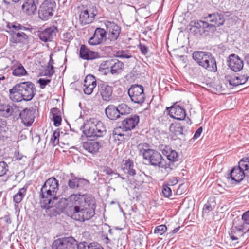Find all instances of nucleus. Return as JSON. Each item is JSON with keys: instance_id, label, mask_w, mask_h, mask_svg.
I'll return each mask as SVG.
<instances>
[{"instance_id": "1", "label": "nucleus", "mask_w": 249, "mask_h": 249, "mask_svg": "<svg viewBox=\"0 0 249 249\" xmlns=\"http://www.w3.org/2000/svg\"><path fill=\"white\" fill-rule=\"evenodd\" d=\"M68 199L72 203V205L68 206V200L62 198L56 204V207L73 219L84 221L94 215L96 201L91 195L72 194Z\"/></svg>"}, {"instance_id": "2", "label": "nucleus", "mask_w": 249, "mask_h": 249, "mask_svg": "<svg viewBox=\"0 0 249 249\" xmlns=\"http://www.w3.org/2000/svg\"><path fill=\"white\" fill-rule=\"evenodd\" d=\"M59 188V181L54 177L49 178L41 187L39 192L40 204L42 208L53 207Z\"/></svg>"}, {"instance_id": "3", "label": "nucleus", "mask_w": 249, "mask_h": 249, "mask_svg": "<svg viewBox=\"0 0 249 249\" xmlns=\"http://www.w3.org/2000/svg\"><path fill=\"white\" fill-rule=\"evenodd\" d=\"M138 149L140 153L142 155L143 159L148 160L150 165L163 168L167 172H170L173 169V164L167 163L160 153L149 148L147 143L139 144Z\"/></svg>"}, {"instance_id": "4", "label": "nucleus", "mask_w": 249, "mask_h": 249, "mask_svg": "<svg viewBox=\"0 0 249 249\" xmlns=\"http://www.w3.org/2000/svg\"><path fill=\"white\" fill-rule=\"evenodd\" d=\"M83 132L87 137L97 138L103 136L106 129L101 121L96 118H90L84 123Z\"/></svg>"}, {"instance_id": "5", "label": "nucleus", "mask_w": 249, "mask_h": 249, "mask_svg": "<svg viewBox=\"0 0 249 249\" xmlns=\"http://www.w3.org/2000/svg\"><path fill=\"white\" fill-rule=\"evenodd\" d=\"M231 180L239 183L245 177L249 178V157L242 158L238 165L234 167L230 173Z\"/></svg>"}, {"instance_id": "6", "label": "nucleus", "mask_w": 249, "mask_h": 249, "mask_svg": "<svg viewBox=\"0 0 249 249\" xmlns=\"http://www.w3.org/2000/svg\"><path fill=\"white\" fill-rule=\"evenodd\" d=\"M7 27L9 29L8 32L11 33V36L10 38V42L14 44H17L24 42L26 40L27 38V35L23 32L18 31L20 30H26L28 28L16 22H9L7 25Z\"/></svg>"}, {"instance_id": "7", "label": "nucleus", "mask_w": 249, "mask_h": 249, "mask_svg": "<svg viewBox=\"0 0 249 249\" xmlns=\"http://www.w3.org/2000/svg\"><path fill=\"white\" fill-rule=\"evenodd\" d=\"M56 4L53 0H45L40 5L38 10V17L43 21L50 19L53 15Z\"/></svg>"}, {"instance_id": "8", "label": "nucleus", "mask_w": 249, "mask_h": 249, "mask_svg": "<svg viewBox=\"0 0 249 249\" xmlns=\"http://www.w3.org/2000/svg\"><path fill=\"white\" fill-rule=\"evenodd\" d=\"M128 95L132 102L142 104L145 100L144 87L141 85L134 84L131 86L128 90Z\"/></svg>"}, {"instance_id": "9", "label": "nucleus", "mask_w": 249, "mask_h": 249, "mask_svg": "<svg viewBox=\"0 0 249 249\" xmlns=\"http://www.w3.org/2000/svg\"><path fill=\"white\" fill-rule=\"evenodd\" d=\"M193 23L194 25H192L191 30H193L195 34L207 35L214 32V26L210 25L206 21L197 20Z\"/></svg>"}, {"instance_id": "10", "label": "nucleus", "mask_w": 249, "mask_h": 249, "mask_svg": "<svg viewBox=\"0 0 249 249\" xmlns=\"http://www.w3.org/2000/svg\"><path fill=\"white\" fill-rule=\"evenodd\" d=\"M109 66H110V71L111 73L113 75H117L122 71L124 64L122 62L118 60L106 61L100 65V71H102V69H108Z\"/></svg>"}, {"instance_id": "11", "label": "nucleus", "mask_w": 249, "mask_h": 249, "mask_svg": "<svg viewBox=\"0 0 249 249\" xmlns=\"http://www.w3.org/2000/svg\"><path fill=\"white\" fill-rule=\"evenodd\" d=\"M21 93L23 94V100L31 101L35 95L36 88L31 82H23L19 83Z\"/></svg>"}, {"instance_id": "12", "label": "nucleus", "mask_w": 249, "mask_h": 249, "mask_svg": "<svg viewBox=\"0 0 249 249\" xmlns=\"http://www.w3.org/2000/svg\"><path fill=\"white\" fill-rule=\"evenodd\" d=\"M58 32L57 27L53 25L45 29L38 31L37 36L39 39L43 42H51L56 37Z\"/></svg>"}, {"instance_id": "13", "label": "nucleus", "mask_w": 249, "mask_h": 249, "mask_svg": "<svg viewBox=\"0 0 249 249\" xmlns=\"http://www.w3.org/2000/svg\"><path fill=\"white\" fill-rule=\"evenodd\" d=\"M248 232L249 227L245 225V223H240L232 226L229 232V235L232 241L237 240Z\"/></svg>"}, {"instance_id": "14", "label": "nucleus", "mask_w": 249, "mask_h": 249, "mask_svg": "<svg viewBox=\"0 0 249 249\" xmlns=\"http://www.w3.org/2000/svg\"><path fill=\"white\" fill-rule=\"evenodd\" d=\"M75 240L72 237L58 238L52 244V249H74Z\"/></svg>"}, {"instance_id": "15", "label": "nucleus", "mask_w": 249, "mask_h": 249, "mask_svg": "<svg viewBox=\"0 0 249 249\" xmlns=\"http://www.w3.org/2000/svg\"><path fill=\"white\" fill-rule=\"evenodd\" d=\"M97 13L96 8L94 6L89 10L81 11L79 15V21L81 24L84 25L91 23L94 20V17Z\"/></svg>"}, {"instance_id": "16", "label": "nucleus", "mask_w": 249, "mask_h": 249, "mask_svg": "<svg viewBox=\"0 0 249 249\" xmlns=\"http://www.w3.org/2000/svg\"><path fill=\"white\" fill-rule=\"evenodd\" d=\"M105 25L107 28L106 34L110 41L117 40L121 32V28L114 22L106 21Z\"/></svg>"}, {"instance_id": "17", "label": "nucleus", "mask_w": 249, "mask_h": 249, "mask_svg": "<svg viewBox=\"0 0 249 249\" xmlns=\"http://www.w3.org/2000/svg\"><path fill=\"white\" fill-rule=\"evenodd\" d=\"M168 114L172 118L178 120H183L186 116L185 109L178 105H174L166 108Z\"/></svg>"}, {"instance_id": "18", "label": "nucleus", "mask_w": 249, "mask_h": 249, "mask_svg": "<svg viewBox=\"0 0 249 249\" xmlns=\"http://www.w3.org/2000/svg\"><path fill=\"white\" fill-rule=\"evenodd\" d=\"M140 117L137 115H132L126 117L122 122V130L124 131H130L138 125Z\"/></svg>"}, {"instance_id": "19", "label": "nucleus", "mask_w": 249, "mask_h": 249, "mask_svg": "<svg viewBox=\"0 0 249 249\" xmlns=\"http://www.w3.org/2000/svg\"><path fill=\"white\" fill-rule=\"evenodd\" d=\"M106 39V31L103 28L96 29L94 35L88 41L90 45H97L101 44Z\"/></svg>"}, {"instance_id": "20", "label": "nucleus", "mask_w": 249, "mask_h": 249, "mask_svg": "<svg viewBox=\"0 0 249 249\" xmlns=\"http://www.w3.org/2000/svg\"><path fill=\"white\" fill-rule=\"evenodd\" d=\"M228 65L233 71H240L243 67V61L237 55L232 54L229 56Z\"/></svg>"}, {"instance_id": "21", "label": "nucleus", "mask_w": 249, "mask_h": 249, "mask_svg": "<svg viewBox=\"0 0 249 249\" xmlns=\"http://www.w3.org/2000/svg\"><path fill=\"white\" fill-rule=\"evenodd\" d=\"M97 86V80L94 76L91 74L87 75L84 81V93L90 95Z\"/></svg>"}, {"instance_id": "22", "label": "nucleus", "mask_w": 249, "mask_h": 249, "mask_svg": "<svg viewBox=\"0 0 249 249\" xmlns=\"http://www.w3.org/2000/svg\"><path fill=\"white\" fill-rule=\"evenodd\" d=\"M204 19L208 23V22H211V23H209L210 25L214 26V31L216 30V27L222 25L225 21L223 15L222 14L218 13L209 14L207 17L204 18Z\"/></svg>"}, {"instance_id": "23", "label": "nucleus", "mask_w": 249, "mask_h": 249, "mask_svg": "<svg viewBox=\"0 0 249 249\" xmlns=\"http://www.w3.org/2000/svg\"><path fill=\"white\" fill-rule=\"evenodd\" d=\"M38 2V0H25L21 7L23 12L29 16L34 15Z\"/></svg>"}, {"instance_id": "24", "label": "nucleus", "mask_w": 249, "mask_h": 249, "mask_svg": "<svg viewBox=\"0 0 249 249\" xmlns=\"http://www.w3.org/2000/svg\"><path fill=\"white\" fill-rule=\"evenodd\" d=\"M20 118L22 122L27 126H31L35 119V115L33 109L25 108L20 112Z\"/></svg>"}, {"instance_id": "25", "label": "nucleus", "mask_w": 249, "mask_h": 249, "mask_svg": "<svg viewBox=\"0 0 249 249\" xmlns=\"http://www.w3.org/2000/svg\"><path fill=\"white\" fill-rule=\"evenodd\" d=\"M11 69L12 70V74L17 77L26 75L27 72L21 63L17 60L11 61Z\"/></svg>"}, {"instance_id": "26", "label": "nucleus", "mask_w": 249, "mask_h": 249, "mask_svg": "<svg viewBox=\"0 0 249 249\" xmlns=\"http://www.w3.org/2000/svg\"><path fill=\"white\" fill-rule=\"evenodd\" d=\"M80 57L85 60H92L99 57V53L89 49L85 45H82L79 51Z\"/></svg>"}, {"instance_id": "27", "label": "nucleus", "mask_w": 249, "mask_h": 249, "mask_svg": "<svg viewBox=\"0 0 249 249\" xmlns=\"http://www.w3.org/2000/svg\"><path fill=\"white\" fill-rule=\"evenodd\" d=\"M98 88L103 99L106 101L110 100L112 93V87L101 82L98 83Z\"/></svg>"}, {"instance_id": "28", "label": "nucleus", "mask_w": 249, "mask_h": 249, "mask_svg": "<svg viewBox=\"0 0 249 249\" xmlns=\"http://www.w3.org/2000/svg\"><path fill=\"white\" fill-rule=\"evenodd\" d=\"M82 148L89 153L94 154L97 153L101 145L99 142L95 141H88L82 143Z\"/></svg>"}, {"instance_id": "29", "label": "nucleus", "mask_w": 249, "mask_h": 249, "mask_svg": "<svg viewBox=\"0 0 249 249\" xmlns=\"http://www.w3.org/2000/svg\"><path fill=\"white\" fill-rule=\"evenodd\" d=\"M19 87V83L17 84L9 90L10 99L13 102H19L23 100V94Z\"/></svg>"}, {"instance_id": "30", "label": "nucleus", "mask_w": 249, "mask_h": 249, "mask_svg": "<svg viewBox=\"0 0 249 249\" xmlns=\"http://www.w3.org/2000/svg\"><path fill=\"white\" fill-rule=\"evenodd\" d=\"M211 53L204 51H195L193 53V59L202 67Z\"/></svg>"}, {"instance_id": "31", "label": "nucleus", "mask_w": 249, "mask_h": 249, "mask_svg": "<svg viewBox=\"0 0 249 249\" xmlns=\"http://www.w3.org/2000/svg\"><path fill=\"white\" fill-rule=\"evenodd\" d=\"M162 154L165 156L170 161L171 164L178 160V154L175 150L168 146H165L162 150Z\"/></svg>"}, {"instance_id": "32", "label": "nucleus", "mask_w": 249, "mask_h": 249, "mask_svg": "<svg viewBox=\"0 0 249 249\" xmlns=\"http://www.w3.org/2000/svg\"><path fill=\"white\" fill-rule=\"evenodd\" d=\"M202 68L207 70L208 71L215 72L217 71V64L215 57L211 53L207 58Z\"/></svg>"}, {"instance_id": "33", "label": "nucleus", "mask_w": 249, "mask_h": 249, "mask_svg": "<svg viewBox=\"0 0 249 249\" xmlns=\"http://www.w3.org/2000/svg\"><path fill=\"white\" fill-rule=\"evenodd\" d=\"M68 184L71 189L83 188L89 185V181L85 179L74 178L69 180Z\"/></svg>"}, {"instance_id": "34", "label": "nucleus", "mask_w": 249, "mask_h": 249, "mask_svg": "<svg viewBox=\"0 0 249 249\" xmlns=\"http://www.w3.org/2000/svg\"><path fill=\"white\" fill-rule=\"evenodd\" d=\"M121 168L124 173L128 174L130 176H134L136 175L134 162L130 159L124 161Z\"/></svg>"}, {"instance_id": "35", "label": "nucleus", "mask_w": 249, "mask_h": 249, "mask_svg": "<svg viewBox=\"0 0 249 249\" xmlns=\"http://www.w3.org/2000/svg\"><path fill=\"white\" fill-rule=\"evenodd\" d=\"M107 116L110 120H115L120 117L117 107L113 105L108 106L105 109Z\"/></svg>"}, {"instance_id": "36", "label": "nucleus", "mask_w": 249, "mask_h": 249, "mask_svg": "<svg viewBox=\"0 0 249 249\" xmlns=\"http://www.w3.org/2000/svg\"><path fill=\"white\" fill-rule=\"evenodd\" d=\"M14 111L13 107L9 105H0V116L8 117L12 115Z\"/></svg>"}, {"instance_id": "37", "label": "nucleus", "mask_w": 249, "mask_h": 249, "mask_svg": "<svg viewBox=\"0 0 249 249\" xmlns=\"http://www.w3.org/2000/svg\"><path fill=\"white\" fill-rule=\"evenodd\" d=\"M184 127L181 123L171 124L170 127V131L176 136L182 135L183 134Z\"/></svg>"}, {"instance_id": "38", "label": "nucleus", "mask_w": 249, "mask_h": 249, "mask_svg": "<svg viewBox=\"0 0 249 249\" xmlns=\"http://www.w3.org/2000/svg\"><path fill=\"white\" fill-rule=\"evenodd\" d=\"M115 56L122 59H129L133 57L128 50H119L116 52Z\"/></svg>"}, {"instance_id": "39", "label": "nucleus", "mask_w": 249, "mask_h": 249, "mask_svg": "<svg viewBox=\"0 0 249 249\" xmlns=\"http://www.w3.org/2000/svg\"><path fill=\"white\" fill-rule=\"evenodd\" d=\"M26 191V190L24 188L20 189L18 192L14 195L13 197L14 201L17 204L19 203L24 197Z\"/></svg>"}, {"instance_id": "40", "label": "nucleus", "mask_w": 249, "mask_h": 249, "mask_svg": "<svg viewBox=\"0 0 249 249\" xmlns=\"http://www.w3.org/2000/svg\"><path fill=\"white\" fill-rule=\"evenodd\" d=\"M225 80L228 81L230 85L233 86L239 85L238 77L237 76H232L231 74H227L225 76Z\"/></svg>"}, {"instance_id": "41", "label": "nucleus", "mask_w": 249, "mask_h": 249, "mask_svg": "<svg viewBox=\"0 0 249 249\" xmlns=\"http://www.w3.org/2000/svg\"><path fill=\"white\" fill-rule=\"evenodd\" d=\"M102 172L106 175L113 176L115 178L120 177V174L115 172L112 169L107 166H104L102 168Z\"/></svg>"}, {"instance_id": "42", "label": "nucleus", "mask_w": 249, "mask_h": 249, "mask_svg": "<svg viewBox=\"0 0 249 249\" xmlns=\"http://www.w3.org/2000/svg\"><path fill=\"white\" fill-rule=\"evenodd\" d=\"M117 108L118 109V112H119L120 115H125L126 114L129 113L130 111V107L125 104H122L119 105Z\"/></svg>"}, {"instance_id": "43", "label": "nucleus", "mask_w": 249, "mask_h": 249, "mask_svg": "<svg viewBox=\"0 0 249 249\" xmlns=\"http://www.w3.org/2000/svg\"><path fill=\"white\" fill-rule=\"evenodd\" d=\"M170 184H163L162 186V192L165 197H169L172 196V190L169 187Z\"/></svg>"}, {"instance_id": "44", "label": "nucleus", "mask_w": 249, "mask_h": 249, "mask_svg": "<svg viewBox=\"0 0 249 249\" xmlns=\"http://www.w3.org/2000/svg\"><path fill=\"white\" fill-rule=\"evenodd\" d=\"M167 228L165 225H160L156 226L154 230V233L158 235H163L167 231Z\"/></svg>"}, {"instance_id": "45", "label": "nucleus", "mask_w": 249, "mask_h": 249, "mask_svg": "<svg viewBox=\"0 0 249 249\" xmlns=\"http://www.w3.org/2000/svg\"><path fill=\"white\" fill-rule=\"evenodd\" d=\"M8 170V164L4 161H0V177L6 175Z\"/></svg>"}, {"instance_id": "46", "label": "nucleus", "mask_w": 249, "mask_h": 249, "mask_svg": "<svg viewBox=\"0 0 249 249\" xmlns=\"http://www.w3.org/2000/svg\"><path fill=\"white\" fill-rule=\"evenodd\" d=\"M59 136L60 133L59 131L55 130L53 132V137L51 139V142L53 145H56L58 144Z\"/></svg>"}, {"instance_id": "47", "label": "nucleus", "mask_w": 249, "mask_h": 249, "mask_svg": "<svg viewBox=\"0 0 249 249\" xmlns=\"http://www.w3.org/2000/svg\"><path fill=\"white\" fill-rule=\"evenodd\" d=\"M45 75L51 77L54 73V67L52 64H48L45 70Z\"/></svg>"}, {"instance_id": "48", "label": "nucleus", "mask_w": 249, "mask_h": 249, "mask_svg": "<svg viewBox=\"0 0 249 249\" xmlns=\"http://www.w3.org/2000/svg\"><path fill=\"white\" fill-rule=\"evenodd\" d=\"M53 124L55 126H59L61 124L62 118L60 116L53 114Z\"/></svg>"}, {"instance_id": "49", "label": "nucleus", "mask_w": 249, "mask_h": 249, "mask_svg": "<svg viewBox=\"0 0 249 249\" xmlns=\"http://www.w3.org/2000/svg\"><path fill=\"white\" fill-rule=\"evenodd\" d=\"M73 38V35L71 32H66L63 34V39L64 41L70 42Z\"/></svg>"}, {"instance_id": "50", "label": "nucleus", "mask_w": 249, "mask_h": 249, "mask_svg": "<svg viewBox=\"0 0 249 249\" xmlns=\"http://www.w3.org/2000/svg\"><path fill=\"white\" fill-rule=\"evenodd\" d=\"M37 82L40 85V88L43 89L45 88L46 86L51 82V79L40 78Z\"/></svg>"}, {"instance_id": "51", "label": "nucleus", "mask_w": 249, "mask_h": 249, "mask_svg": "<svg viewBox=\"0 0 249 249\" xmlns=\"http://www.w3.org/2000/svg\"><path fill=\"white\" fill-rule=\"evenodd\" d=\"M122 129V125L120 127L115 128L113 131V135L115 138H117L118 136L123 137L124 136V133H122L121 131Z\"/></svg>"}, {"instance_id": "52", "label": "nucleus", "mask_w": 249, "mask_h": 249, "mask_svg": "<svg viewBox=\"0 0 249 249\" xmlns=\"http://www.w3.org/2000/svg\"><path fill=\"white\" fill-rule=\"evenodd\" d=\"M242 223H245L247 226L249 225V210L244 213L242 216Z\"/></svg>"}, {"instance_id": "53", "label": "nucleus", "mask_w": 249, "mask_h": 249, "mask_svg": "<svg viewBox=\"0 0 249 249\" xmlns=\"http://www.w3.org/2000/svg\"><path fill=\"white\" fill-rule=\"evenodd\" d=\"M237 77H238L239 85H242L245 84L249 78V77L247 75L245 74L239 75L238 76H237Z\"/></svg>"}, {"instance_id": "54", "label": "nucleus", "mask_w": 249, "mask_h": 249, "mask_svg": "<svg viewBox=\"0 0 249 249\" xmlns=\"http://www.w3.org/2000/svg\"><path fill=\"white\" fill-rule=\"evenodd\" d=\"M88 249H103V248L100 245V244L97 243H91L89 244V247H87Z\"/></svg>"}, {"instance_id": "55", "label": "nucleus", "mask_w": 249, "mask_h": 249, "mask_svg": "<svg viewBox=\"0 0 249 249\" xmlns=\"http://www.w3.org/2000/svg\"><path fill=\"white\" fill-rule=\"evenodd\" d=\"M138 48L141 50L142 53L143 54L146 55L148 53V48L146 45L140 44V45L138 46Z\"/></svg>"}, {"instance_id": "56", "label": "nucleus", "mask_w": 249, "mask_h": 249, "mask_svg": "<svg viewBox=\"0 0 249 249\" xmlns=\"http://www.w3.org/2000/svg\"><path fill=\"white\" fill-rule=\"evenodd\" d=\"M213 210V208L210 204L207 203L205 204L203 208V213H208L210 211Z\"/></svg>"}, {"instance_id": "57", "label": "nucleus", "mask_w": 249, "mask_h": 249, "mask_svg": "<svg viewBox=\"0 0 249 249\" xmlns=\"http://www.w3.org/2000/svg\"><path fill=\"white\" fill-rule=\"evenodd\" d=\"M89 244L87 243L83 242L80 243L77 246L78 249H88L87 247H89Z\"/></svg>"}, {"instance_id": "58", "label": "nucleus", "mask_w": 249, "mask_h": 249, "mask_svg": "<svg viewBox=\"0 0 249 249\" xmlns=\"http://www.w3.org/2000/svg\"><path fill=\"white\" fill-rule=\"evenodd\" d=\"M202 132V128L201 127H199L195 132L193 138L194 139H197L199 137H200L201 133Z\"/></svg>"}, {"instance_id": "59", "label": "nucleus", "mask_w": 249, "mask_h": 249, "mask_svg": "<svg viewBox=\"0 0 249 249\" xmlns=\"http://www.w3.org/2000/svg\"><path fill=\"white\" fill-rule=\"evenodd\" d=\"M15 159L18 160H20L22 159V156L20 155L18 151H16L15 153Z\"/></svg>"}, {"instance_id": "60", "label": "nucleus", "mask_w": 249, "mask_h": 249, "mask_svg": "<svg viewBox=\"0 0 249 249\" xmlns=\"http://www.w3.org/2000/svg\"><path fill=\"white\" fill-rule=\"evenodd\" d=\"M5 3L7 4H12V3H17L16 0H3Z\"/></svg>"}, {"instance_id": "61", "label": "nucleus", "mask_w": 249, "mask_h": 249, "mask_svg": "<svg viewBox=\"0 0 249 249\" xmlns=\"http://www.w3.org/2000/svg\"><path fill=\"white\" fill-rule=\"evenodd\" d=\"M180 228V226H178V227L175 228L172 231V233L173 234H175L177 232H178V231L179 230Z\"/></svg>"}, {"instance_id": "62", "label": "nucleus", "mask_w": 249, "mask_h": 249, "mask_svg": "<svg viewBox=\"0 0 249 249\" xmlns=\"http://www.w3.org/2000/svg\"><path fill=\"white\" fill-rule=\"evenodd\" d=\"M246 60L248 64H249V54H247L245 57Z\"/></svg>"}, {"instance_id": "63", "label": "nucleus", "mask_w": 249, "mask_h": 249, "mask_svg": "<svg viewBox=\"0 0 249 249\" xmlns=\"http://www.w3.org/2000/svg\"><path fill=\"white\" fill-rule=\"evenodd\" d=\"M53 60H52V58L50 57V61H49L48 64H52L53 65Z\"/></svg>"}, {"instance_id": "64", "label": "nucleus", "mask_w": 249, "mask_h": 249, "mask_svg": "<svg viewBox=\"0 0 249 249\" xmlns=\"http://www.w3.org/2000/svg\"><path fill=\"white\" fill-rule=\"evenodd\" d=\"M143 182V179L142 178V179H141L140 180L138 181V183H141Z\"/></svg>"}]
</instances>
